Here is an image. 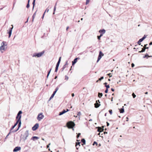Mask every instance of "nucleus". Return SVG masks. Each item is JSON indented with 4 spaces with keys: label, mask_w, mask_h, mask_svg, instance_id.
I'll return each mask as SVG.
<instances>
[{
    "label": "nucleus",
    "mask_w": 152,
    "mask_h": 152,
    "mask_svg": "<svg viewBox=\"0 0 152 152\" xmlns=\"http://www.w3.org/2000/svg\"><path fill=\"white\" fill-rule=\"evenodd\" d=\"M66 126L69 129H72L73 130H74L73 127L75 126V123L72 121L68 122L66 124Z\"/></svg>",
    "instance_id": "1"
},
{
    "label": "nucleus",
    "mask_w": 152,
    "mask_h": 152,
    "mask_svg": "<svg viewBox=\"0 0 152 152\" xmlns=\"http://www.w3.org/2000/svg\"><path fill=\"white\" fill-rule=\"evenodd\" d=\"M45 52V50H43V51L39 53H35L33 54L32 57H41L44 54Z\"/></svg>",
    "instance_id": "2"
},
{
    "label": "nucleus",
    "mask_w": 152,
    "mask_h": 152,
    "mask_svg": "<svg viewBox=\"0 0 152 152\" xmlns=\"http://www.w3.org/2000/svg\"><path fill=\"white\" fill-rule=\"evenodd\" d=\"M5 43H6V42L4 41L2 42L1 43V46L0 47V51H1L2 53L3 52L2 51V50H6V49L5 48V47L7 45V44L5 45Z\"/></svg>",
    "instance_id": "3"
},
{
    "label": "nucleus",
    "mask_w": 152,
    "mask_h": 152,
    "mask_svg": "<svg viewBox=\"0 0 152 152\" xmlns=\"http://www.w3.org/2000/svg\"><path fill=\"white\" fill-rule=\"evenodd\" d=\"M22 113V112L21 110L19 111L18 113L17 114V116L16 118L17 119V121L19 122V121H21V114Z\"/></svg>",
    "instance_id": "4"
},
{
    "label": "nucleus",
    "mask_w": 152,
    "mask_h": 152,
    "mask_svg": "<svg viewBox=\"0 0 152 152\" xmlns=\"http://www.w3.org/2000/svg\"><path fill=\"white\" fill-rule=\"evenodd\" d=\"M44 117V116L42 115V113H39L37 116V119L39 121H40Z\"/></svg>",
    "instance_id": "5"
},
{
    "label": "nucleus",
    "mask_w": 152,
    "mask_h": 152,
    "mask_svg": "<svg viewBox=\"0 0 152 152\" xmlns=\"http://www.w3.org/2000/svg\"><path fill=\"white\" fill-rule=\"evenodd\" d=\"M146 37L145 35H144V36L143 37L141 38L137 42V44L139 45H140L141 44L140 43L142 42L145 38Z\"/></svg>",
    "instance_id": "6"
},
{
    "label": "nucleus",
    "mask_w": 152,
    "mask_h": 152,
    "mask_svg": "<svg viewBox=\"0 0 152 152\" xmlns=\"http://www.w3.org/2000/svg\"><path fill=\"white\" fill-rule=\"evenodd\" d=\"M39 126V124L38 123H36L32 127V129L33 131H35L38 128Z\"/></svg>",
    "instance_id": "7"
},
{
    "label": "nucleus",
    "mask_w": 152,
    "mask_h": 152,
    "mask_svg": "<svg viewBox=\"0 0 152 152\" xmlns=\"http://www.w3.org/2000/svg\"><path fill=\"white\" fill-rule=\"evenodd\" d=\"M12 27L10 28L9 29V31L8 32V34H9V38H10V37L12 34V31L13 28V26L12 25Z\"/></svg>",
    "instance_id": "8"
},
{
    "label": "nucleus",
    "mask_w": 152,
    "mask_h": 152,
    "mask_svg": "<svg viewBox=\"0 0 152 152\" xmlns=\"http://www.w3.org/2000/svg\"><path fill=\"white\" fill-rule=\"evenodd\" d=\"M21 148L20 147H16L13 149V151L14 152H17L21 150Z\"/></svg>",
    "instance_id": "9"
},
{
    "label": "nucleus",
    "mask_w": 152,
    "mask_h": 152,
    "mask_svg": "<svg viewBox=\"0 0 152 152\" xmlns=\"http://www.w3.org/2000/svg\"><path fill=\"white\" fill-rule=\"evenodd\" d=\"M80 59V58H75L72 62V66L74 65L77 62V59Z\"/></svg>",
    "instance_id": "10"
},
{
    "label": "nucleus",
    "mask_w": 152,
    "mask_h": 152,
    "mask_svg": "<svg viewBox=\"0 0 152 152\" xmlns=\"http://www.w3.org/2000/svg\"><path fill=\"white\" fill-rule=\"evenodd\" d=\"M104 126L103 128H102L100 127H97L98 128L97 131L99 132H102V131H103L104 130Z\"/></svg>",
    "instance_id": "11"
},
{
    "label": "nucleus",
    "mask_w": 152,
    "mask_h": 152,
    "mask_svg": "<svg viewBox=\"0 0 152 152\" xmlns=\"http://www.w3.org/2000/svg\"><path fill=\"white\" fill-rule=\"evenodd\" d=\"M105 30L104 29H101L99 31V32L101 34H102L103 35L105 32Z\"/></svg>",
    "instance_id": "12"
},
{
    "label": "nucleus",
    "mask_w": 152,
    "mask_h": 152,
    "mask_svg": "<svg viewBox=\"0 0 152 152\" xmlns=\"http://www.w3.org/2000/svg\"><path fill=\"white\" fill-rule=\"evenodd\" d=\"M29 134V133H28V131L27 130H26L24 133L23 135V137H28Z\"/></svg>",
    "instance_id": "13"
},
{
    "label": "nucleus",
    "mask_w": 152,
    "mask_h": 152,
    "mask_svg": "<svg viewBox=\"0 0 152 152\" xmlns=\"http://www.w3.org/2000/svg\"><path fill=\"white\" fill-rule=\"evenodd\" d=\"M148 48H149L148 47L143 48H142V50L141 51H139L138 52L139 53H141L145 51L146 49H148Z\"/></svg>",
    "instance_id": "14"
},
{
    "label": "nucleus",
    "mask_w": 152,
    "mask_h": 152,
    "mask_svg": "<svg viewBox=\"0 0 152 152\" xmlns=\"http://www.w3.org/2000/svg\"><path fill=\"white\" fill-rule=\"evenodd\" d=\"M18 121H16V122L14 124V126H13L11 128V129H10V131H11V130H12L18 124Z\"/></svg>",
    "instance_id": "15"
},
{
    "label": "nucleus",
    "mask_w": 152,
    "mask_h": 152,
    "mask_svg": "<svg viewBox=\"0 0 152 152\" xmlns=\"http://www.w3.org/2000/svg\"><path fill=\"white\" fill-rule=\"evenodd\" d=\"M100 105V104L99 103L96 102V103L94 104L95 107V108H98Z\"/></svg>",
    "instance_id": "16"
},
{
    "label": "nucleus",
    "mask_w": 152,
    "mask_h": 152,
    "mask_svg": "<svg viewBox=\"0 0 152 152\" xmlns=\"http://www.w3.org/2000/svg\"><path fill=\"white\" fill-rule=\"evenodd\" d=\"M39 138V137L36 136H33L31 139V140L35 141Z\"/></svg>",
    "instance_id": "17"
},
{
    "label": "nucleus",
    "mask_w": 152,
    "mask_h": 152,
    "mask_svg": "<svg viewBox=\"0 0 152 152\" xmlns=\"http://www.w3.org/2000/svg\"><path fill=\"white\" fill-rule=\"evenodd\" d=\"M66 113V110L64 109L62 111L60 112L58 115H61Z\"/></svg>",
    "instance_id": "18"
},
{
    "label": "nucleus",
    "mask_w": 152,
    "mask_h": 152,
    "mask_svg": "<svg viewBox=\"0 0 152 152\" xmlns=\"http://www.w3.org/2000/svg\"><path fill=\"white\" fill-rule=\"evenodd\" d=\"M104 55V54L101 51H100L99 52V55L98 56L101 57H102Z\"/></svg>",
    "instance_id": "19"
},
{
    "label": "nucleus",
    "mask_w": 152,
    "mask_h": 152,
    "mask_svg": "<svg viewBox=\"0 0 152 152\" xmlns=\"http://www.w3.org/2000/svg\"><path fill=\"white\" fill-rule=\"evenodd\" d=\"M81 142H83V144H82V145H84L86 144V140L84 138H82L81 140Z\"/></svg>",
    "instance_id": "20"
},
{
    "label": "nucleus",
    "mask_w": 152,
    "mask_h": 152,
    "mask_svg": "<svg viewBox=\"0 0 152 152\" xmlns=\"http://www.w3.org/2000/svg\"><path fill=\"white\" fill-rule=\"evenodd\" d=\"M80 142H76V149H77V150L79 148L77 147V145H79V146H80Z\"/></svg>",
    "instance_id": "21"
},
{
    "label": "nucleus",
    "mask_w": 152,
    "mask_h": 152,
    "mask_svg": "<svg viewBox=\"0 0 152 152\" xmlns=\"http://www.w3.org/2000/svg\"><path fill=\"white\" fill-rule=\"evenodd\" d=\"M119 109L120 110L119 111L121 113H124V106L122 107V108H121L120 109Z\"/></svg>",
    "instance_id": "22"
},
{
    "label": "nucleus",
    "mask_w": 152,
    "mask_h": 152,
    "mask_svg": "<svg viewBox=\"0 0 152 152\" xmlns=\"http://www.w3.org/2000/svg\"><path fill=\"white\" fill-rule=\"evenodd\" d=\"M107 83L106 82L104 83V84L105 85V86L106 87V88H110V86L109 85H107Z\"/></svg>",
    "instance_id": "23"
},
{
    "label": "nucleus",
    "mask_w": 152,
    "mask_h": 152,
    "mask_svg": "<svg viewBox=\"0 0 152 152\" xmlns=\"http://www.w3.org/2000/svg\"><path fill=\"white\" fill-rule=\"evenodd\" d=\"M18 128L19 129V128L20 127L21 125V121H19V122H18Z\"/></svg>",
    "instance_id": "24"
},
{
    "label": "nucleus",
    "mask_w": 152,
    "mask_h": 152,
    "mask_svg": "<svg viewBox=\"0 0 152 152\" xmlns=\"http://www.w3.org/2000/svg\"><path fill=\"white\" fill-rule=\"evenodd\" d=\"M35 0H33V3H32V4L33 5V7H32V10H34V7L35 4Z\"/></svg>",
    "instance_id": "25"
},
{
    "label": "nucleus",
    "mask_w": 152,
    "mask_h": 152,
    "mask_svg": "<svg viewBox=\"0 0 152 152\" xmlns=\"http://www.w3.org/2000/svg\"><path fill=\"white\" fill-rule=\"evenodd\" d=\"M103 95V94L102 93H98V96L99 98H101Z\"/></svg>",
    "instance_id": "26"
},
{
    "label": "nucleus",
    "mask_w": 152,
    "mask_h": 152,
    "mask_svg": "<svg viewBox=\"0 0 152 152\" xmlns=\"http://www.w3.org/2000/svg\"><path fill=\"white\" fill-rule=\"evenodd\" d=\"M54 95H55L53 94H52V95H51V96H50V98L49 100H48V102L54 96Z\"/></svg>",
    "instance_id": "27"
},
{
    "label": "nucleus",
    "mask_w": 152,
    "mask_h": 152,
    "mask_svg": "<svg viewBox=\"0 0 152 152\" xmlns=\"http://www.w3.org/2000/svg\"><path fill=\"white\" fill-rule=\"evenodd\" d=\"M148 53H146L145 54L144 56L143 57V58H148Z\"/></svg>",
    "instance_id": "28"
},
{
    "label": "nucleus",
    "mask_w": 152,
    "mask_h": 152,
    "mask_svg": "<svg viewBox=\"0 0 152 152\" xmlns=\"http://www.w3.org/2000/svg\"><path fill=\"white\" fill-rule=\"evenodd\" d=\"M36 11L33 14L32 16V21H33L34 20L35 18V15H36Z\"/></svg>",
    "instance_id": "29"
},
{
    "label": "nucleus",
    "mask_w": 152,
    "mask_h": 152,
    "mask_svg": "<svg viewBox=\"0 0 152 152\" xmlns=\"http://www.w3.org/2000/svg\"><path fill=\"white\" fill-rule=\"evenodd\" d=\"M103 36V35L102 34H100L99 36H98L97 37V39L99 40L100 39V38L101 37H102Z\"/></svg>",
    "instance_id": "30"
},
{
    "label": "nucleus",
    "mask_w": 152,
    "mask_h": 152,
    "mask_svg": "<svg viewBox=\"0 0 152 152\" xmlns=\"http://www.w3.org/2000/svg\"><path fill=\"white\" fill-rule=\"evenodd\" d=\"M47 10H48V8H47L46 9V10H45V11L44 13H43V15H42V19L43 18L44 16V15H45V12H48V11H47Z\"/></svg>",
    "instance_id": "31"
},
{
    "label": "nucleus",
    "mask_w": 152,
    "mask_h": 152,
    "mask_svg": "<svg viewBox=\"0 0 152 152\" xmlns=\"http://www.w3.org/2000/svg\"><path fill=\"white\" fill-rule=\"evenodd\" d=\"M66 66H65V65H64L63 67L61 69V72H62L64 70V69L66 68Z\"/></svg>",
    "instance_id": "32"
},
{
    "label": "nucleus",
    "mask_w": 152,
    "mask_h": 152,
    "mask_svg": "<svg viewBox=\"0 0 152 152\" xmlns=\"http://www.w3.org/2000/svg\"><path fill=\"white\" fill-rule=\"evenodd\" d=\"M132 96L134 98L136 96V95H135V94H134V93H132Z\"/></svg>",
    "instance_id": "33"
},
{
    "label": "nucleus",
    "mask_w": 152,
    "mask_h": 152,
    "mask_svg": "<svg viewBox=\"0 0 152 152\" xmlns=\"http://www.w3.org/2000/svg\"><path fill=\"white\" fill-rule=\"evenodd\" d=\"M81 134V133H78L77 134V136H76V138L77 139H78L79 137H80V136Z\"/></svg>",
    "instance_id": "34"
},
{
    "label": "nucleus",
    "mask_w": 152,
    "mask_h": 152,
    "mask_svg": "<svg viewBox=\"0 0 152 152\" xmlns=\"http://www.w3.org/2000/svg\"><path fill=\"white\" fill-rule=\"evenodd\" d=\"M101 58V57L98 56V59H97V61L96 62L98 63L99 61L100 60Z\"/></svg>",
    "instance_id": "35"
},
{
    "label": "nucleus",
    "mask_w": 152,
    "mask_h": 152,
    "mask_svg": "<svg viewBox=\"0 0 152 152\" xmlns=\"http://www.w3.org/2000/svg\"><path fill=\"white\" fill-rule=\"evenodd\" d=\"M104 79V77L102 76L100 77V78H99V81L101 80H102L103 79Z\"/></svg>",
    "instance_id": "36"
},
{
    "label": "nucleus",
    "mask_w": 152,
    "mask_h": 152,
    "mask_svg": "<svg viewBox=\"0 0 152 152\" xmlns=\"http://www.w3.org/2000/svg\"><path fill=\"white\" fill-rule=\"evenodd\" d=\"M109 112L110 115H112V110H109Z\"/></svg>",
    "instance_id": "37"
},
{
    "label": "nucleus",
    "mask_w": 152,
    "mask_h": 152,
    "mask_svg": "<svg viewBox=\"0 0 152 152\" xmlns=\"http://www.w3.org/2000/svg\"><path fill=\"white\" fill-rule=\"evenodd\" d=\"M95 144H96V145H97V143L96 141H94L93 144V145H94Z\"/></svg>",
    "instance_id": "38"
},
{
    "label": "nucleus",
    "mask_w": 152,
    "mask_h": 152,
    "mask_svg": "<svg viewBox=\"0 0 152 152\" xmlns=\"http://www.w3.org/2000/svg\"><path fill=\"white\" fill-rule=\"evenodd\" d=\"M81 115V113L80 112H79L77 113V115L79 116H80Z\"/></svg>",
    "instance_id": "39"
},
{
    "label": "nucleus",
    "mask_w": 152,
    "mask_h": 152,
    "mask_svg": "<svg viewBox=\"0 0 152 152\" xmlns=\"http://www.w3.org/2000/svg\"><path fill=\"white\" fill-rule=\"evenodd\" d=\"M111 74L110 73L108 74L107 75L109 76L110 77H112V75H111Z\"/></svg>",
    "instance_id": "40"
},
{
    "label": "nucleus",
    "mask_w": 152,
    "mask_h": 152,
    "mask_svg": "<svg viewBox=\"0 0 152 152\" xmlns=\"http://www.w3.org/2000/svg\"><path fill=\"white\" fill-rule=\"evenodd\" d=\"M19 129L18 128L17 129H16V130H14L12 131V132H16Z\"/></svg>",
    "instance_id": "41"
},
{
    "label": "nucleus",
    "mask_w": 152,
    "mask_h": 152,
    "mask_svg": "<svg viewBox=\"0 0 152 152\" xmlns=\"http://www.w3.org/2000/svg\"><path fill=\"white\" fill-rule=\"evenodd\" d=\"M56 4L55 6L54 7V12H53V14H54V13H55L54 12L55 11V10H56Z\"/></svg>",
    "instance_id": "42"
},
{
    "label": "nucleus",
    "mask_w": 152,
    "mask_h": 152,
    "mask_svg": "<svg viewBox=\"0 0 152 152\" xmlns=\"http://www.w3.org/2000/svg\"><path fill=\"white\" fill-rule=\"evenodd\" d=\"M22 137V138L23 139H24V141L25 140H26L27 139V137Z\"/></svg>",
    "instance_id": "43"
},
{
    "label": "nucleus",
    "mask_w": 152,
    "mask_h": 152,
    "mask_svg": "<svg viewBox=\"0 0 152 152\" xmlns=\"http://www.w3.org/2000/svg\"><path fill=\"white\" fill-rule=\"evenodd\" d=\"M108 88H106V89L105 90V91H104L105 93H107L108 91Z\"/></svg>",
    "instance_id": "44"
},
{
    "label": "nucleus",
    "mask_w": 152,
    "mask_h": 152,
    "mask_svg": "<svg viewBox=\"0 0 152 152\" xmlns=\"http://www.w3.org/2000/svg\"><path fill=\"white\" fill-rule=\"evenodd\" d=\"M29 7H30V5H29V4H28V3L27 4V5H26V7L27 8H28Z\"/></svg>",
    "instance_id": "45"
},
{
    "label": "nucleus",
    "mask_w": 152,
    "mask_h": 152,
    "mask_svg": "<svg viewBox=\"0 0 152 152\" xmlns=\"http://www.w3.org/2000/svg\"><path fill=\"white\" fill-rule=\"evenodd\" d=\"M69 78V77L68 76H67V75H65V79L66 80H68Z\"/></svg>",
    "instance_id": "46"
},
{
    "label": "nucleus",
    "mask_w": 152,
    "mask_h": 152,
    "mask_svg": "<svg viewBox=\"0 0 152 152\" xmlns=\"http://www.w3.org/2000/svg\"><path fill=\"white\" fill-rule=\"evenodd\" d=\"M89 2V0H86V4H88Z\"/></svg>",
    "instance_id": "47"
},
{
    "label": "nucleus",
    "mask_w": 152,
    "mask_h": 152,
    "mask_svg": "<svg viewBox=\"0 0 152 152\" xmlns=\"http://www.w3.org/2000/svg\"><path fill=\"white\" fill-rule=\"evenodd\" d=\"M134 66V64L133 63H132L131 64V66L132 67H133Z\"/></svg>",
    "instance_id": "48"
},
{
    "label": "nucleus",
    "mask_w": 152,
    "mask_h": 152,
    "mask_svg": "<svg viewBox=\"0 0 152 152\" xmlns=\"http://www.w3.org/2000/svg\"><path fill=\"white\" fill-rule=\"evenodd\" d=\"M51 70V69H50V70L49 71H48V76H49V74L50 73Z\"/></svg>",
    "instance_id": "49"
},
{
    "label": "nucleus",
    "mask_w": 152,
    "mask_h": 152,
    "mask_svg": "<svg viewBox=\"0 0 152 152\" xmlns=\"http://www.w3.org/2000/svg\"><path fill=\"white\" fill-rule=\"evenodd\" d=\"M58 87H57L55 89V91H57L58 90Z\"/></svg>",
    "instance_id": "50"
},
{
    "label": "nucleus",
    "mask_w": 152,
    "mask_h": 152,
    "mask_svg": "<svg viewBox=\"0 0 152 152\" xmlns=\"http://www.w3.org/2000/svg\"><path fill=\"white\" fill-rule=\"evenodd\" d=\"M68 64V61H66V62L65 64L64 65H65V66H66V65H67Z\"/></svg>",
    "instance_id": "51"
},
{
    "label": "nucleus",
    "mask_w": 152,
    "mask_h": 152,
    "mask_svg": "<svg viewBox=\"0 0 152 152\" xmlns=\"http://www.w3.org/2000/svg\"><path fill=\"white\" fill-rule=\"evenodd\" d=\"M143 67H152V66H143Z\"/></svg>",
    "instance_id": "52"
},
{
    "label": "nucleus",
    "mask_w": 152,
    "mask_h": 152,
    "mask_svg": "<svg viewBox=\"0 0 152 152\" xmlns=\"http://www.w3.org/2000/svg\"><path fill=\"white\" fill-rule=\"evenodd\" d=\"M148 45L147 44H145L144 45L143 48H147L148 47H147V46Z\"/></svg>",
    "instance_id": "53"
},
{
    "label": "nucleus",
    "mask_w": 152,
    "mask_h": 152,
    "mask_svg": "<svg viewBox=\"0 0 152 152\" xmlns=\"http://www.w3.org/2000/svg\"><path fill=\"white\" fill-rule=\"evenodd\" d=\"M106 123L107 126H108L109 125V123H108L107 122Z\"/></svg>",
    "instance_id": "54"
},
{
    "label": "nucleus",
    "mask_w": 152,
    "mask_h": 152,
    "mask_svg": "<svg viewBox=\"0 0 152 152\" xmlns=\"http://www.w3.org/2000/svg\"><path fill=\"white\" fill-rule=\"evenodd\" d=\"M56 92H57L56 91H55L53 92V94H54L55 95Z\"/></svg>",
    "instance_id": "55"
},
{
    "label": "nucleus",
    "mask_w": 152,
    "mask_h": 152,
    "mask_svg": "<svg viewBox=\"0 0 152 152\" xmlns=\"http://www.w3.org/2000/svg\"><path fill=\"white\" fill-rule=\"evenodd\" d=\"M111 90L112 91H115V90L114 88H111Z\"/></svg>",
    "instance_id": "56"
},
{
    "label": "nucleus",
    "mask_w": 152,
    "mask_h": 152,
    "mask_svg": "<svg viewBox=\"0 0 152 152\" xmlns=\"http://www.w3.org/2000/svg\"><path fill=\"white\" fill-rule=\"evenodd\" d=\"M59 64H58L57 63L56 66H57V67H59Z\"/></svg>",
    "instance_id": "57"
},
{
    "label": "nucleus",
    "mask_w": 152,
    "mask_h": 152,
    "mask_svg": "<svg viewBox=\"0 0 152 152\" xmlns=\"http://www.w3.org/2000/svg\"><path fill=\"white\" fill-rule=\"evenodd\" d=\"M61 57H60L59 58V59H58V61H61Z\"/></svg>",
    "instance_id": "58"
},
{
    "label": "nucleus",
    "mask_w": 152,
    "mask_h": 152,
    "mask_svg": "<svg viewBox=\"0 0 152 152\" xmlns=\"http://www.w3.org/2000/svg\"><path fill=\"white\" fill-rule=\"evenodd\" d=\"M71 96L72 97H74V93H72L71 94Z\"/></svg>",
    "instance_id": "59"
},
{
    "label": "nucleus",
    "mask_w": 152,
    "mask_h": 152,
    "mask_svg": "<svg viewBox=\"0 0 152 152\" xmlns=\"http://www.w3.org/2000/svg\"><path fill=\"white\" fill-rule=\"evenodd\" d=\"M150 45H152V42H151L149 44Z\"/></svg>",
    "instance_id": "60"
},
{
    "label": "nucleus",
    "mask_w": 152,
    "mask_h": 152,
    "mask_svg": "<svg viewBox=\"0 0 152 152\" xmlns=\"http://www.w3.org/2000/svg\"><path fill=\"white\" fill-rule=\"evenodd\" d=\"M60 62H61V61H58V62H57V63L58 64H60Z\"/></svg>",
    "instance_id": "61"
},
{
    "label": "nucleus",
    "mask_w": 152,
    "mask_h": 152,
    "mask_svg": "<svg viewBox=\"0 0 152 152\" xmlns=\"http://www.w3.org/2000/svg\"><path fill=\"white\" fill-rule=\"evenodd\" d=\"M58 69H56L55 68V72H57V71H58Z\"/></svg>",
    "instance_id": "62"
},
{
    "label": "nucleus",
    "mask_w": 152,
    "mask_h": 152,
    "mask_svg": "<svg viewBox=\"0 0 152 152\" xmlns=\"http://www.w3.org/2000/svg\"><path fill=\"white\" fill-rule=\"evenodd\" d=\"M69 111V110L68 109H66V113L67 112H68Z\"/></svg>",
    "instance_id": "63"
},
{
    "label": "nucleus",
    "mask_w": 152,
    "mask_h": 152,
    "mask_svg": "<svg viewBox=\"0 0 152 152\" xmlns=\"http://www.w3.org/2000/svg\"><path fill=\"white\" fill-rule=\"evenodd\" d=\"M69 28V26H67V27H66V30L67 31L68 29Z\"/></svg>",
    "instance_id": "64"
}]
</instances>
